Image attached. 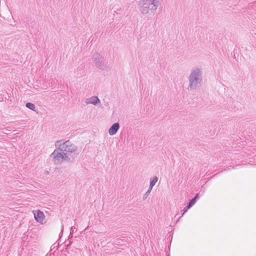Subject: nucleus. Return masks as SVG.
Listing matches in <instances>:
<instances>
[{"label":"nucleus","instance_id":"9b49d317","mask_svg":"<svg viewBox=\"0 0 256 256\" xmlns=\"http://www.w3.org/2000/svg\"><path fill=\"white\" fill-rule=\"evenodd\" d=\"M26 106L28 108H29L32 110L36 111V110H35L36 106L34 104L31 103V102H28L26 104Z\"/></svg>","mask_w":256,"mask_h":256},{"label":"nucleus","instance_id":"f03ea898","mask_svg":"<svg viewBox=\"0 0 256 256\" xmlns=\"http://www.w3.org/2000/svg\"><path fill=\"white\" fill-rule=\"evenodd\" d=\"M160 4V0H140L139 2L140 10L143 15L150 12L154 14Z\"/></svg>","mask_w":256,"mask_h":256},{"label":"nucleus","instance_id":"f257e3e1","mask_svg":"<svg viewBox=\"0 0 256 256\" xmlns=\"http://www.w3.org/2000/svg\"><path fill=\"white\" fill-rule=\"evenodd\" d=\"M188 90H194L200 87L203 80V74L202 68L199 67L192 68L188 74Z\"/></svg>","mask_w":256,"mask_h":256},{"label":"nucleus","instance_id":"6e6552de","mask_svg":"<svg viewBox=\"0 0 256 256\" xmlns=\"http://www.w3.org/2000/svg\"><path fill=\"white\" fill-rule=\"evenodd\" d=\"M120 126L118 122L114 123L109 128L108 130V134L110 136L115 134L120 129Z\"/></svg>","mask_w":256,"mask_h":256},{"label":"nucleus","instance_id":"0eeeda50","mask_svg":"<svg viewBox=\"0 0 256 256\" xmlns=\"http://www.w3.org/2000/svg\"><path fill=\"white\" fill-rule=\"evenodd\" d=\"M36 220L40 224H42L45 218V216L43 212L40 210H34L32 212Z\"/></svg>","mask_w":256,"mask_h":256},{"label":"nucleus","instance_id":"39448f33","mask_svg":"<svg viewBox=\"0 0 256 256\" xmlns=\"http://www.w3.org/2000/svg\"><path fill=\"white\" fill-rule=\"evenodd\" d=\"M92 59L95 66L100 70H104L107 68V64L102 55L96 53L92 56Z\"/></svg>","mask_w":256,"mask_h":256},{"label":"nucleus","instance_id":"9d476101","mask_svg":"<svg viewBox=\"0 0 256 256\" xmlns=\"http://www.w3.org/2000/svg\"><path fill=\"white\" fill-rule=\"evenodd\" d=\"M158 181V178L156 176H154L150 179V184L149 186V188H150V190H152V188L156 184Z\"/></svg>","mask_w":256,"mask_h":256},{"label":"nucleus","instance_id":"7ed1b4c3","mask_svg":"<svg viewBox=\"0 0 256 256\" xmlns=\"http://www.w3.org/2000/svg\"><path fill=\"white\" fill-rule=\"evenodd\" d=\"M56 148L59 149L63 152L67 154L76 153L78 150V147L69 140L64 141L63 140H57L55 142Z\"/></svg>","mask_w":256,"mask_h":256},{"label":"nucleus","instance_id":"423d86ee","mask_svg":"<svg viewBox=\"0 0 256 256\" xmlns=\"http://www.w3.org/2000/svg\"><path fill=\"white\" fill-rule=\"evenodd\" d=\"M84 102L86 105L93 104L98 106L100 104V100L97 96H92L85 100Z\"/></svg>","mask_w":256,"mask_h":256},{"label":"nucleus","instance_id":"20e7f679","mask_svg":"<svg viewBox=\"0 0 256 256\" xmlns=\"http://www.w3.org/2000/svg\"><path fill=\"white\" fill-rule=\"evenodd\" d=\"M50 158L55 164H60L64 161L68 160V156L66 153L63 152L59 149L57 148L54 150L50 154Z\"/></svg>","mask_w":256,"mask_h":256},{"label":"nucleus","instance_id":"f8f14e48","mask_svg":"<svg viewBox=\"0 0 256 256\" xmlns=\"http://www.w3.org/2000/svg\"><path fill=\"white\" fill-rule=\"evenodd\" d=\"M151 190H150V188H149L148 190V191L144 194V198H147V196L150 194Z\"/></svg>","mask_w":256,"mask_h":256},{"label":"nucleus","instance_id":"ddd939ff","mask_svg":"<svg viewBox=\"0 0 256 256\" xmlns=\"http://www.w3.org/2000/svg\"><path fill=\"white\" fill-rule=\"evenodd\" d=\"M198 198V194H196V196H195V197L192 198V200H195V203L196 202V200Z\"/></svg>","mask_w":256,"mask_h":256},{"label":"nucleus","instance_id":"1a4fd4ad","mask_svg":"<svg viewBox=\"0 0 256 256\" xmlns=\"http://www.w3.org/2000/svg\"><path fill=\"white\" fill-rule=\"evenodd\" d=\"M195 204V200H191L190 202L188 204V205L184 208V209L182 210V216L186 213L188 210L192 206H193Z\"/></svg>","mask_w":256,"mask_h":256}]
</instances>
